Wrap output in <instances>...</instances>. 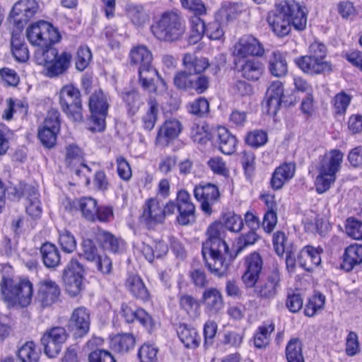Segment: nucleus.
Segmentation results:
<instances>
[{
  "mask_svg": "<svg viewBox=\"0 0 362 362\" xmlns=\"http://www.w3.org/2000/svg\"><path fill=\"white\" fill-rule=\"evenodd\" d=\"M224 226L215 222L207 229V240L202 245V256L209 270L216 276H223L234 257L223 240Z\"/></svg>",
  "mask_w": 362,
  "mask_h": 362,
  "instance_id": "1",
  "label": "nucleus"
},
{
  "mask_svg": "<svg viewBox=\"0 0 362 362\" xmlns=\"http://www.w3.org/2000/svg\"><path fill=\"white\" fill-rule=\"evenodd\" d=\"M267 22L275 35L282 37L289 34L292 26L298 31L306 28L307 11L295 1H283L269 14Z\"/></svg>",
  "mask_w": 362,
  "mask_h": 362,
  "instance_id": "2",
  "label": "nucleus"
},
{
  "mask_svg": "<svg viewBox=\"0 0 362 362\" xmlns=\"http://www.w3.org/2000/svg\"><path fill=\"white\" fill-rule=\"evenodd\" d=\"M263 260L258 252L250 255V284L254 286V293L264 298H273L280 288L281 275L279 266L274 262L267 279L264 281H258L259 274L262 270Z\"/></svg>",
  "mask_w": 362,
  "mask_h": 362,
  "instance_id": "3",
  "label": "nucleus"
},
{
  "mask_svg": "<svg viewBox=\"0 0 362 362\" xmlns=\"http://www.w3.org/2000/svg\"><path fill=\"white\" fill-rule=\"evenodd\" d=\"M130 64L139 66V79L141 87L151 93L157 91V82H160L163 89L166 83L160 77L158 71L152 66L151 52L144 45L134 47L129 53Z\"/></svg>",
  "mask_w": 362,
  "mask_h": 362,
  "instance_id": "4",
  "label": "nucleus"
},
{
  "mask_svg": "<svg viewBox=\"0 0 362 362\" xmlns=\"http://www.w3.org/2000/svg\"><path fill=\"white\" fill-rule=\"evenodd\" d=\"M153 36L159 41L173 43L181 40L186 32L184 18L177 12H164L151 25Z\"/></svg>",
  "mask_w": 362,
  "mask_h": 362,
  "instance_id": "5",
  "label": "nucleus"
},
{
  "mask_svg": "<svg viewBox=\"0 0 362 362\" xmlns=\"http://www.w3.org/2000/svg\"><path fill=\"white\" fill-rule=\"evenodd\" d=\"M37 64L43 66V74L48 78L65 74L71 66L72 55L67 52L59 53L55 47L37 49L34 54Z\"/></svg>",
  "mask_w": 362,
  "mask_h": 362,
  "instance_id": "6",
  "label": "nucleus"
},
{
  "mask_svg": "<svg viewBox=\"0 0 362 362\" xmlns=\"http://www.w3.org/2000/svg\"><path fill=\"white\" fill-rule=\"evenodd\" d=\"M343 158L344 154L338 149L331 150L322 157L317 167L318 174L315 181L318 194L327 192L335 182Z\"/></svg>",
  "mask_w": 362,
  "mask_h": 362,
  "instance_id": "7",
  "label": "nucleus"
},
{
  "mask_svg": "<svg viewBox=\"0 0 362 362\" xmlns=\"http://www.w3.org/2000/svg\"><path fill=\"white\" fill-rule=\"evenodd\" d=\"M4 300L22 307L28 306L32 299L33 285L28 279L4 277L0 284Z\"/></svg>",
  "mask_w": 362,
  "mask_h": 362,
  "instance_id": "8",
  "label": "nucleus"
},
{
  "mask_svg": "<svg viewBox=\"0 0 362 362\" xmlns=\"http://www.w3.org/2000/svg\"><path fill=\"white\" fill-rule=\"evenodd\" d=\"M28 40L37 49H48L53 47L54 43L61 39L57 28L51 23L40 21L29 25L26 30Z\"/></svg>",
  "mask_w": 362,
  "mask_h": 362,
  "instance_id": "9",
  "label": "nucleus"
},
{
  "mask_svg": "<svg viewBox=\"0 0 362 362\" xmlns=\"http://www.w3.org/2000/svg\"><path fill=\"white\" fill-rule=\"evenodd\" d=\"M110 97L101 89L95 90L89 98L90 117L88 129L93 132H101L106 127Z\"/></svg>",
  "mask_w": 362,
  "mask_h": 362,
  "instance_id": "10",
  "label": "nucleus"
},
{
  "mask_svg": "<svg viewBox=\"0 0 362 362\" xmlns=\"http://www.w3.org/2000/svg\"><path fill=\"white\" fill-rule=\"evenodd\" d=\"M59 102L62 110L74 122L83 119L81 93L73 85L64 86L59 93Z\"/></svg>",
  "mask_w": 362,
  "mask_h": 362,
  "instance_id": "11",
  "label": "nucleus"
},
{
  "mask_svg": "<svg viewBox=\"0 0 362 362\" xmlns=\"http://www.w3.org/2000/svg\"><path fill=\"white\" fill-rule=\"evenodd\" d=\"M74 207L78 209L82 216L87 221L94 222H108L113 218L112 207L98 206L97 201L90 197H84L73 202Z\"/></svg>",
  "mask_w": 362,
  "mask_h": 362,
  "instance_id": "12",
  "label": "nucleus"
},
{
  "mask_svg": "<svg viewBox=\"0 0 362 362\" xmlns=\"http://www.w3.org/2000/svg\"><path fill=\"white\" fill-rule=\"evenodd\" d=\"M84 269L77 259H71L64 271L63 279L66 292L71 296L78 295L83 287Z\"/></svg>",
  "mask_w": 362,
  "mask_h": 362,
  "instance_id": "13",
  "label": "nucleus"
},
{
  "mask_svg": "<svg viewBox=\"0 0 362 362\" xmlns=\"http://www.w3.org/2000/svg\"><path fill=\"white\" fill-rule=\"evenodd\" d=\"M67 337L66 331L62 327H54L47 329L40 339L45 355L49 358L58 356Z\"/></svg>",
  "mask_w": 362,
  "mask_h": 362,
  "instance_id": "14",
  "label": "nucleus"
},
{
  "mask_svg": "<svg viewBox=\"0 0 362 362\" xmlns=\"http://www.w3.org/2000/svg\"><path fill=\"white\" fill-rule=\"evenodd\" d=\"M39 10L36 0H18L12 8L10 18L18 29H22Z\"/></svg>",
  "mask_w": 362,
  "mask_h": 362,
  "instance_id": "15",
  "label": "nucleus"
},
{
  "mask_svg": "<svg viewBox=\"0 0 362 362\" xmlns=\"http://www.w3.org/2000/svg\"><path fill=\"white\" fill-rule=\"evenodd\" d=\"M235 70L238 77L247 78L249 73V37L244 36L233 46Z\"/></svg>",
  "mask_w": 362,
  "mask_h": 362,
  "instance_id": "16",
  "label": "nucleus"
},
{
  "mask_svg": "<svg viewBox=\"0 0 362 362\" xmlns=\"http://www.w3.org/2000/svg\"><path fill=\"white\" fill-rule=\"evenodd\" d=\"M141 221L148 228H153L157 224L164 221L163 203L157 198H150L145 202Z\"/></svg>",
  "mask_w": 362,
  "mask_h": 362,
  "instance_id": "17",
  "label": "nucleus"
},
{
  "mask_svg": "<svg viewBox=\"0 0 362 362\" xmlns=\"http://www.w3.org/2000/svg\"><path fill=\"white\" fill-rule=\"evenodd\" d=\"M194 194L197 201L201 203L202 211L207 214H211V206L219 197L218 187L211 183L200 184L195 187Z\"/></svg>",
  "mask_w": 362,
  "mask_h": 362,
  "instance_id": "18",
  "label": "nucleus"
},
{
  "mask_svg": "<svg viewBox=\"0 0 362 362\" xmlns=\"http://www.w3.org/2000/svg\"><path fill=\"white\" fill-rule=\"evenodd\" d=\"M60 293V288L55 281L46 279L39 284L37 300L42 307H48L57 302Z\"/></svg>",
  "mask_w": 362,
  "mask_h": 362,
  "instance_id": "19",
  "label": "nucleus"
},
{
  "mask_svg": "<svg viewBox=\"0 0 362 362\" xmlns=\"http://www.w3.org/2000/svg\"><path fill=\"white\" fill-rule=\"evenodd\" d=\"M182 130V123L177 119H166L158 129L156 142L158 145L168 146L170 141L179 136Z\"/></svg>",
  "mask_w": 362,
  "mask_h": 362,
  "instance_id": "20",
  "label": "nucleus"
},
{
  "mask_svg": "<svg viewBox=\"0 0 362 362\" xmlns=\"http://www.w3.org/2000/svg\"><path fill=\"white\" fill-rule=\"evenodd\" d=\"M202 302L204 305L205 312L209 315L218 314L224 307L223 295L216 288L205 289L202 293Z\"/></svg>",
  "mask_w": 362,
  "mask_h": 362,
  "instance_id": "21",
  "label": "nucleus"
},
{
  "mask_svg": "<svg viewBox=\"0 0 362 362\" xmlns=\"http://www.w3.org/2000/svg\"><path fill=\"white\" fill-rule=\"evenodd\" d=\"M69 327L76 337H82L90 328V313L85 307L74 310L69 320Z\"/></svg>",
  "mask_w": 362,
  "mask_h": 362,
  "instance_id": "22",
  "label": "nucleus"
},
{
  "mask_svg": "<svg viewBox=\"0 0 362 362\" xmlns=\"http://www.w3.org/2000/svg\"><path fill=\"white\" fill-rule=\"evenodd\" d=\"M295 62L303 72L310 74H321L332 69L329 62L322 59L315 58L310 54L297 58Z\"/></svg>",
  "mask_w": 362,
  "mask_h": 362,
  "instance_id": "23",
  "label": "nucleus"
},
{
  "mask_svg": "<svg viewBox=\"0 0 362 362\" xmlns=\"http://www.w3.org/2000/svg\"><path fill=\"white\" fill-rule=\"evenodd\" d=\"M322 252V249L320 247L306 245L298 253L297 262L305 270L312 271L321 263Z\"/></svg>",
  "mask_w": 362,
  "mask_h": 362,
  "instance_id": "24",
  "label": "nucleus"
},
{
  "mask_svg": "<svg viewBox=\"0 0 362 362\" xmlns=\"http://www.w3.org/2000/svg\"><path fill=\"white\" fill-rule=\"evenodd\" d=\"M296 172V165L293 163H284L277 167L271 179V186L274 189H280L284 184L293 178Z\"/></svg>",
  "mask_w": 362,
  "mask_h": 362,
  "instance_id": "25",
  "label": "nucleus"
},
{
  "mask_svg": "<svg viewBox=\"0 0 362 362\" xmlns=\"http://www.w3.org/2000/svg\"><path fill=\"white\" fill-rule=\"evenodd\" d=\"M122 313L126 322L128 323H132L134 320H137L148 330H151L153 327L151 317L142 308H138L134 310L129 305L122 304Z\"/></svg>",
  "mask_w": 362,
  "mask_h": 362,
  "instance_id": "26",
  "label": "nucleus"
},
{
  "mask_svg": "<svg viewBox=\"0 0 362 362\" xmlns=\"http://www.w3.org/2000/svg\"><path fill=\"white\" fill-rule=\"evenodd\" d=\"M215 141L218 144V149L224 154L230 155L235 151L237 139L223 127H218Z\"/></svg>",
  "mask_w": 362,
  "mask_h": 362,
  "instance_id": "27",
  "label": "nucleus"
},
{
  "mask_svg": "<svg viewBox=\"0 0 362 362\" xmlns=\"http://www.w3.org/2000/svg\"><path fill=\"white\" fill-rule=\"evenodd\" d=\"M24 190L27 214L33 218H39L42 214V206L38 190L32 185H25Z\"/></svg>",
  "mask_w": 362,
  "mask_h": 362,
  "instance_id": "28",
  "label": "nucleus"
},
{
  "mask_svg": "<svg viewBox=\"0 0 362 362\" xmlns=\"http://www.w3.org/2000/svg\"><path fill=\"white\" fill-rule=\"evenodd\" d=\"M125 286L136 298L144 301L148 300L149 292L139 276L129 275L126 280Z\"/></svg>",
  "mask_w": 362,
  "mask_h": 362,
  "instance_id": "29",
  "label": "nucleus"
},
{
  "mask_svg": "<svg viewBox=\"0 0 362 362\" xmlns=\"http://www.w3.org/2000/svg\"><path fill=\"white\" fill-rule=\"evenodd\" d=\"M361 264H362V245L354 244L347 247L344 253L342 267L349 272Z\"/></svg>",
  "mask_w": 362,
  "mask_h": 362,
  "instance_id": "30",
  "label": "nucleus"
},
{
  "mask_svg": "<svg viewBox=\"0 0 362 362\" xmlns=\"http://www.w3.org/2000/svg\"><path fill=\"white\" fill-rule=\"evenodd\" d=\"M185 71L193 76L203 72L207 69L209 64L208 59L204 57H197L194 54H185L182 59Z\"/></svg>",
  "mask_w": 362,
  "mask_h": 362,
  "instance_id": "31",
  "label": "nucleus"
},
{
  "mask_svg": "<svg viewBox=\"0 0 362 362\" xmlns=\"http://www.w3.org/2000/svg\"><path fill=\"white\" fill-rule=\"evenodd\" d=\"M96 240L107 250L113 253L119 252L123 247V241L110 232L98 230L95 235Z\"/></svg>",
  "mask_w": 362,
  "mask_h": 362,
  "instance_id": "32",
  "label": "nucleus"
},
{
  "mask_svg": "<svg viewBox=\"0 0 362 362\" xmlns=\"http://www.w3.org/2000/svg\"><path fill=\"white\" fill-rule=\"evenodd\" d=\"M177 333L185 347L195 349L199 346L200 337L195 329L185 324H180L177 328Z\"/></svg>",
  "mask_w": 362,
  "mask_h": 362,
  "instance_id": "33",
  "label": "nucleus"
},
{
  "mask_svg": "<svg viewBox=\"0 0 362 362\" xmlns=\"http://www.w3.org/2000/svg\"><path fill=\"white\" fill-rule=\"evenodd\" d=\"M41 350L33 341H27L19 346L17 356L21 362H38Z\"/></svg>",
  "mask_w": 362,
  "mask_h": 362,
  "instance_id": "34",
  "label": "nucleus"
},
{
  "mask_svg": "<svg viewBox=\"0 0 362 362\" xmlns=\"http://www.w3.org/2000/svg\"><path fill=\"white\" fill-rule=\"evenodd\" d=\"M40 254L45 266L54 269L60 263L61 257L58 248L50 243H45L40 247Z\"/></svg>",
  "mask_w": 362,
  "mask_h": 362,
  "instance_id": "35",
  "label": "nucleus"
},
{
  "mask_svg": "<svg viewBox=\"0 0 362 362\" xmlns=\"http://www.w3.org/2000/svg\"><path fill=\"white\" fill-rule=\"evenodd\" d=\"M168 251V247L163 240H154L151 244L144 243L141 247L142 253L149 262H152L155 258L163 257Z\"/></svg>",
  "mask_w": 362,
  "mask_h": 362,
  "instance_id": "36",
  "label": "nucleus"
},
{
  "mask_svg": "<svg viewBox=\"0 0 362 362\" xmlns=\"http://www.w3.org/2000/svg\"><path fill=\"white\" fill-rule=\"evenodd\" d=\"M119 96L125 103L127 113L129 116H134L139 111L143 103L139 92L136 90H123Z\"/></svg>",
  "mask_w": 362,
  "mask_h": 362,
  "instance_id": "37",
  "label": "nucleus"
},
{
  "mask_svg": "<svg viewBox=\"0 0 362 362\" xmlns=\"http://www.w3.org/2000/svg\"><path fill=\"white\" fill-rule=\"evenodd\" d=\"M269 69L271 74L276 77L285 76L288 66L284 54L279 51L273 52L269 58Z\"/></svg>",
  "mask_w": 362,
  "mask_h": 362,
  "instance_id": "38",
  "label": "nucleus"
},
{
  "mask_svg": "<svg viewBox=\"0 0 362 362\" xmlns=\"http://www.w3.org/2000/svg\"><path fill=\"white\" fill-rule=\"evenodd\" d=\"M11 52L16 61L25 62L29 59V51L26 44L18 33H12L11 40Z\"/></svg>",
  "mask_w": 362,
  "mask_h": 362,
  "instance_id": "39",
  "label": "nucleus"
},
{
  "mask_svg": "<svg viewBox=\"0 0 362 362\" xmlns=\"http://www.w3.org/2000/svg\"><path fill=\"white\" fill-rule=\"evenodd\" d=\"M158 104L154 98L148 101V109L141 117L142 127L147 131H151L155 127L158 120Z\"/></svg>",
  "mask_w": 362,
  "mask_h": 362,
  "instance_id": "40",
  "label": "nucleus"
},
{
  "mask_svg": "<svg viewBox=\"0 0 362 362\" xmlns=\"http://www.w3.org/2000/svg\"><path fill=\"white\" fill-rule=\"evenodd\" d=\"M134 344L135 339L131 334H117L111 339V347L119 353L128 352Z\"/></svg>",
  "mask_w": 362,
  "mask_h": 362,
  "instance_id": "41",
  "label": "nucleus"
},
{
  "mask_svg": "<svg viewBox=\"0 0 362 362\" xmlns=\"http://www.w3.org/2000/svg\"><path fill=\"white\" fill-rule=\"evenodd\" d=\"M274 330L272 323L263 324L259 326L253 337L254 345L257 349H264L269 343L270 334Z\"/></svg>",
  "mask_w": 362,
  "mask_h": 362,
  "instance_id": "42",
  "label": "nucleus"
},
{
  "mask_svg": "<svg viewBox=\"0 0 362 362\" xmlns=\"http://www.w3.org/2000/svg\"><path fill=\"white\" fill-rule=\"evenodd\" d=\"M179 305L180 308L191 317H197L199 314V303L190 295H181L179 297Z\"/></svg>",
  "mask_w": 362,
  "mask_h": 362,
  "instance_id": "43",
  "label": "nucleus"
},
{
  "mask_svg": "<svg viewBox=\"0 0 362 362\" xmlns=\"http://www.w3.org/2000/svg\"><path fill=\"white\" fill-rule=\"evenodd\" d=\"M288 362H305L302 354V344L298 339H291L286 348Z\"/></svg>",
  "mask_w": 362,
  "mask_h": 362,
  "instance_id": "44",
  "label": "nucleus"
},
{
  "mask_svg": "<svg viewBox=\"0 0 362 362\" xmlns=\"http://www.w3.org/2000/svg\"><path fill=\"white\" fill-rule=\"evenodd\" d=\"M244 6L241 4L226 2L219 11V14L226 22L235 19L243 11Z\"/></svg>",
  "mask_w": 362,
  "mask_h": 362,
  "instance_id": "45",
  "label": "nucleus"
},
{
  "mask_svg": "<svg viewBox=\"0 0 362 362\" xmlns=\"http://www.w3.org/2000/svg\"><path fill=\"white\" fill-rule=\"evenodd\" d=\"M58 243L64 252L71 253L76 249L75 237L66 229L59 230Z\"/></svg>",
  "mask_w": 362,
  "mask_h": 362,
  "instance_id": "46",
  "label": "nucleus"
},
{
  "mask_svg": "<svg viewBox=\"0 0 362 362\" xmlns=\"http://www.w3.org/2000/svg\"><path fill=\"white\" fill-rule=\"evenodd\" d=\"M59 132V130L42 127L38 130V138L44 146L49 148L55 145Z\"/></svg>",
  "mask_w": 362,
  "mask_h": 362,
  "instance_id": "47",
  "label": "nucleus"
},
{
  "mask_svg": "<svg viewBox=\"0 0 362 362\" xmlns=\"http://www.w3.org/2000/svg\"><path fill=\"white\" fill-rule=\"evenodd\" d=\"M325 302V297L322 294L314 295L309 299L304 310L305 315L313 317L317 311L322 310Z\"/></svg>",
  "mask_w": 362,
  "mask_h": 362,
  "instance_id": "48",
  "label": "nucleus"
},
{
  "mask_svg": "<svg viewBox=\"0 0 362 362\" xmlns=\"http://www.w3.org/2000/svg\"><path fill=\"white\" fill-rule=\"evenodd\" d=\"M127 15L132 23L137 25L144 24L148 18L144 8L140 5H129Z\"/></svg>",
  "mask_w": 362,
  "mask_h": 362,
  "instance_id": "49",
  "label": "nucleus"
},
{
  "mask_svg": "<svg viewBox=\"0 0 362 362\" xmlns=\"http://www.w3.org/2000/svg\"><path fill=\"white\" fill-rule=\"evenodd\" d=\"M348 236L355 240L362 239V222L355 218H349L345 226Z\"/></svg>",
  "mask_w": 362,
  "mask_h": 362,
  "instance_id": "50",
  "label": "nucleus"
},
{
  "mask_svg": "<svg viewBox=\"0 0 362 362\" xmlns=\"http://www.w3.org/2000/svg\"><path fill=\"white\" fill-rule=\"evenodd\" d=\"M92 59L90 49L86 46L80 47L76 53V68L78 71H83L89 64Z\"/></svg>",
  "mask_w": 362,
  "mask_h": 362,
  "instance_id": "51",
  "label": "nucleus"
},
{
  "mask_svg": "<svg viewBox=\"0 0 362 362\" xmlns=\"http://www.w3.org/2000/svg\"><path fill=\"white\" fill-rule=\"evenodd\" d=\"M158 349L149 344H143L138 352V356L141 362H156Z\"/></svg>",
  "mask_w": 362,
  "mask_h": 362,
  "instance_id": "52",
  "label": "nucleus"
},
{
  "mask_svg": "<svg viewBox=\"0 0 362 362\" xmlns=\"http://www.w3.org/2000/svg\"><path fill=\"white\" fill-rule=\"evenodd\" d=\"M80 255L90 262H94L98 258V248L93 240L85 239L82 241Z\"/></svg>",
  "mask_w": 362,
  "mask_h": 362,
  "instance_id": "53",
  "label": "nucleus"
},
{
  "mask_svg": "<svg viewBox=\"0 0 362 362\" xmlns=\"http://www.w3.org/2000/svg\"><path fill=\"white\" fill-rule=\"evenodd\" d=\"M177 209L188 210L195 212L196 208L192 202L190 194L185 189H181L177 194Z\"/></svg>",
  "mask_w": 362,
  "mask_h": 362,
  "instance_id": "54",
  "label": "nucleus"
},
{
  "mask_svg": "<svg viewBox=\"0 0 362 362\" xmlns=\"http://www.w3.org/2000/svg\"><path fill=\"white\" fill-rule=\"evenodd\" d=\"M351 100V98L344 92L337 93L333 99L334 112L338 115L344 114Z\"/></svg>",
  "mask_w": 362,
  "mask_h": 362,
  "instance_id": "55",
  "label": "nucleus"
},
{
  "mask_svg": "<svg viewBox=\"0 0 362 362\" xmlns=\"http://www.w3.org/2000/svg\"><path fill=\"white\" fill-rule=\"evenodd\" d=\"M188 111L194 115L202 117L209 111V103L204 98H199L188 105Z\"/></svg>",
  "mask_w": 362,
  "mask_h": 362,
  "instance_id": "56",
  "label": "nucleus"
},
{
  "mask_svg": "<svg viewBox=\"0 0 362 362\" xmlns=\"http://www.w3.org/2000/svg\"><path fill=\"white\" fill-rule=\"evenodd\" d=\"M193 76L192 74L186 71L177 72L174 76V84L180 90H190Z\"/></svg>",
  "mask_w": 362,
  "mask_h": 362,
  "instance_id": "57",
  "label": "nucleus"
},
{
  "mask_svg": "<svg viewBox=\"0 0 362 362\" xmlns=\"http://www.w3.org/2000/svg\"><path fill=\"white\" fill-rule=\"evenodd\" d=\"M223 224L226 228L235 233L239 232L244 225L240 216L231 213L224 215Z\"/></svg>",
  "mask_w": 362,
  "mask_h": 362,
  "instance_id": "58",
  "label": "nucleus"
},
{
  "mask_svg": "<svg viewBox=\"0 0 362 362\" xmlns=\"http://www.w3.org/2000/svg\"><path fill=\"white\" fill-rule=\"evenodd\" d=\"M345 351L349 356H356L360 352L358 337L354 332H350L346 337Z\"/></svg>",
  "mask_w": 362,
  "mask_h": 362,
  "instance_id": "59",
  "label": "nucleus"
},
{
  "mask_svg": "<svg viewBox=\"0 0 362 362\" xmlns=\"http://www.w3.org/2000/svg\"><path fill=\"white\" fill-rule=\"evenodd\" d=\"M183 8L192 12L193 16H203L206 14L204 4L200 0H180Z\"/></svg>",
  "mask_w": 362,
  "mask_h": 362,
  "instance_id": "60",
  "label": "nucleus"
},
{
  "mask_svg": "<svg viewBox=\"0 0 362 362\" xmlns=\"http://www.w3.org/2000/svg\"><path fill=\"white\" fill-rule=\"evenodd\" d=\"M82 156L83 152L77 145L72 144L66 146L65 162L67 165L79 162Z\"/></svg>",
  "mask_w": 362,
  "mask_h": 362,
  "instance_id": "61",
  "label": "nucleus"
},
{
  "mask_svg": "<svg viewBox=\"0 0 362 362\" xmlns=\"http://www.w3.org/2000/svg\"><path fill=\"white\" fill-rule=\"evenodd\" d=\"M281 104V100L266 95L262 103L263 111L270 116H274L278 112Z\"/></svg>",
  "mask_w": 362,
  "mask_h": 362,
  "instance_id": "62",
  "label": "nucleus"
},
{
  "mask_svg": "<svg viewBox=\"0 0 362 362\" xmlns=\"http://www.w3.org/2000/svg\"><path fill=\"white\" fill-rule=\"evenodd\" d=\"M13 132L5 124H0V156L6 153Z\"/></svg>",
  "mask_w": 362,
  "mask_h": 362,
  "instance_id": "63",
  "label": "nucleus"
},
{
  "mask_svg": "<svg viewBox=\"0 0 362 362\" xmlns=\"http://www.w3.org/2000/svg\"><path fill=\"white\" fill-rule=\"evenodd\" d=\"M88 359L90 362H116L109 351L102 349L92 351L88 356Z\"/></svg>",
  "mask_w": 362,
  "mask_h": 362,
  "instance_id": "64",
  "label": "nucleus"
}]
</instances>
